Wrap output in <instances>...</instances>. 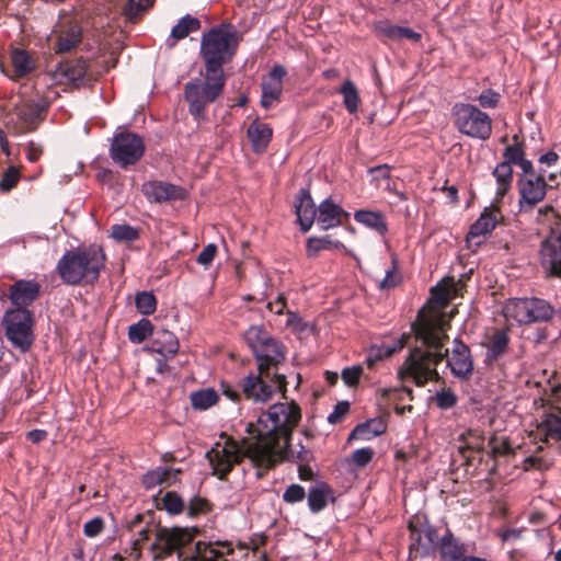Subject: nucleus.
Segmentation results:
<instances>
[{
    "label": "nucleus",
    "mask_w": 561,
    "mask_h": 561,
    "mask_svg": "<svg viewBox=\"0 0 561 561\" xmlns=\"http://www.w3.org/2000/svg\"><path fill=\"white\" fill-rule=\"evenodd\" d=\"M500 94L491 89L483 90L478 96L479 104L484 108H493L497 105Z\"/></svg>",
    "instance_id": "3c124183"
},
{
    "label": "nucleus",
    "mask_w": 561,
    "mask_h": 561,
    "mask_svg": "<svg viewBox=\"0 0 561 561\" xmlns=\"http://www.w3.org/2000/svg\"><path fill=\"white\" fill-rule=\"evenodd\" d=\"M153 334V325L148 319H140L128 329V337L130 342L139 344L149 335Z\"/></svg>",
    "instance_id": "58836bf2"
},
{
    "label": "nucleus",
    "mask_w": 561,
    "mask_h": 561,
    "mask_svg": "<svg viewBox=\"0 0 561 561\" xmlns=\"http://www.w3.org/2000/svg\"><path fill=\"white\" fill-rule=\"evenodd\" d=\"M409 337H410L409 335L402 334L401 337L398 339L397 341H394L392 344H382L383 347H386V355H388V357H390L394 353L401 351L405 346Z\"/></svg>",
    "instance_id": "69168bd1"
},
{
    "label": "nucleus",
    "mask_w": 561,
    "mask_h": 561,
    "mask_svg": "<svg viewBox=\"0 0 561 561\" xmlns=\"http://www.w3.org/2000/svg\"><path fill=\"white\" fill-rule=\"evenodd\" d=\"M192 407L205 411L218 402V393L211 388L194 391L190 394Z\"/></svg>",
    "instance_id": "c9c22d12"
},
{
    "label": "nucleus",
    "mask_w": 561,
    "mask_h": 561,
    "mask_svg": "<svg viewBox=\"0 0 561 561\" xmlns=\"http://www.w3.org/2000/svg\"><path fill=\"white\" fill-rule=\"evenodd\" d=\"M105 255L99 245L67 251L57 264V272L64 283L78 285L81 282L93 283L104 267Z\"/></svg>",
    "instance_id": "39448f33"
},
{
    "label": "nucleus",
    "mask_w": 561,
    "mask_h": 561,
    "mask_svg": "<svg viewBox=\"0 0 561 561\" xmlns=\"http://www.w3.org/2000/svg\"><path fill=\"white\" fill-rule=\"evenodd\" d=\"M374 451L371 448L356 449L353 455V461L357 467H365L373 459Z\"/></svg>",
    "instance_id": "13d9d810"
},
{
    "label": "nucleus",
    "mask_w": 561,
    "mask_h": 561,
    "mask_svg": "<svg viewBox=\"0 0 561 561\" xmlns=\"http://www.w3.org/2000/svg\"><path fill=\"white\" fill-rule=\"evenodd\" d=\"M163 508L172 515L180 514L185 508L183 499L175 492H167L162 499Z\"/></svg>",
    "instance_id": "c03bdc74"
},
{
    "label": "nucleus",
    "mask_w": 561,
    "mask_h": 561,
    "mask_svg": "<svg viewBox=\"0 0 561 561\" xmlns=\"http://www.w3.org/2000/svg\"><path fill=\"white\" fill-rule=\"evenodd\" d=\"M503 313L508 321L527 324L550 319L553 309L542 299L512 298L505 302Z\"/></svg>",
    "instance_id": "9b49d317"
},
{
    "label": "nucleus",
    "mask_w": 561,
    "mask_h": 561,
    "mask_svg": "<svg viewBox=\"0 0 561 561\" xmlns=\"http://www.w3.org/2000/svg\"><path fill=\"white\" fill-rule=\"evenodd\" d=\"M295 209L301 231L307 232L311 228L317 216L316 205L308 191L301 190L299 192Z\"/></svg>",
    "instance_id": "6ab92c4d"
},
{
    "label": "nucleus",
    "mask_w": 561,
    "mask_h": 561,
    "mask_svg": "<svg viewBox=\"0 0 561 561\" xmlns=\"http://www.w3.org/2000/svg\"><path fill=\"white\" fill-rule=\"evenodd\" d=\"M407 38L412 42H419L421 39V34L414 32L410 27L399 26L398 41Z\"/></svg>",
    "instance_id": "774afa93"
},
{
    "label": "nucleus",
    "mask_w": 561,
    "mask_h": 561,
    "mask_svg": "<svg viewBox=\"0 0 561 561\" xmlns=\"http://www.w3.org/2000/svg\"><path fill=\"white\" fill-rule=\"evenodd\" d=\"M386 431V424L381 419H371L358 424L351 433L350 439H371Z\"/></svg>",
    "instance_id": "c85d7f7f"
},
{
    "label": "nucleus",
    "mask_w": 561,
    "mask_h": 561,
    "mask_svg": "<svg viewBox=\"0 0 561 561\" xmlns=\"http://www.w3.org/2000/svg\"><path fill=\"white\" fill-rule=\"evenodd\" d=\"M20 178V172L18 169L10 167L3 174L2 180L0 182V187L2 191H10L18 183Z\"/></svg>",
    "instance_id": "603ef678"
},
{
    "label": "nucleus",
    "mask_w": 561,
    "mask_h": 561,
    "mask_svg": "<svg viewBox=\"0 0 561 561\" xmlns=\"http://www.w3.org/2000/svg\"><path fill=\"white\" fill-rule=\"evenodd\" d=\"M253 446H256V440L252 438V435L248 434L240 442L227 435H221L206 454L213 469V474L224 480L237 463L243 458H248L250 463L256 469L255 477L261 479L264 472L272 467H263L252 460L250 449Z\"/></svg>",
    "instance_id": "20e7f679"
},
{
    "label": "nucleus",
    "mask_w": 561,
    "mask_h": 561,
    "mask_svg": "<svg viewBox=\"0 0 561 561\" xmlns=\"http://www.w3.org/2000/svg\"><path fill=\"white\" fill-rule=\"evenodd\" d=\"M374 31L381 41H398L399 25L379 21L374 24Z\"/></svg>",
    "instance_id": "37998d69"
},
{
    "label": "nucleus",
    "mask_w": 561,
    "mask_h": 561,
    "mask_svg": "<svg viewBox=\"0 0 561 561\" xmlns=\"http://www.w3.org/2000/svg\"><path fill=\"white\" fill-rule=\"evenodd\" d=\"M347 216L348 214L330 198L322 201L318 207V225L323 230L337 227L342 222V217Z\"/></svg>",
    "instance_id": "aec40b11"
},
{
    "label": "nucleus",
    "mask_w": 561,
    "mask_h": 561,
    "mask_svg": "<svg viewBox=\"0 0 561 561\" xmlns=\"http://www.w3.org/2000/svg\"><path fill=\"white\" fill-rule=\"evenodd\" d=\"M354 219L383 236L387 232V224L383 216L378 211L357 210L354 214Z\"/></svg>",
    "instance_id": "473e14b6"
},
{
    "label": "nucleus",
    "mask_w": 561,
    "mask_h": 561,
    "mask_svg": "<svg viewBox=\"0 0 561 561\" xmlns=\"http://www.w3.org/2000/svg\"><path fill=\"white\" fill-rule=\"evenodd\" d=\"M87 69L84 62L80 60H67L62 61L58 65L55 71V79L59 81L67 82H78L81 81L85 76Z\"/></svg>",
    "instance_id": "b1692460"
},
{
    "label": "nucleus",
    "mask_w": 561,
    "mask_h": 561,
    "mask_svg": "<svg viewBox=\"0 0 561 561\" xmlns=\"http://www.w3.org/2000/svg\"><path fill=\"white\" fill-rule=\"evenodd\" d=\"M257 362V370L275 371L286 359L284 345L274 339L263 327L252 325L243 334Z\"/></svg>",
    "instance_id": "6e6552de"
},
{
    "label": "nucleus",
    "mask_w": 561,
    "mask_h": 561,
    "mask_svg": "<svg viewBox=\"0 0 561 561\" xmlns=\"http://www.w3.org/2000/svg\"><path fill=\"white\" fill-rule=\"evenodd\" d=\"M186 512L190 517H195L209 511L210 506L207 500L195 496L192 497L187 504Z\"/></svg>",
    "instance_id": "49530a36"
},
{
    "label": "nucleus",
    "mask_w": 561,
    "mask_h": 561,
    "mask_svg": "<svg viewBox=\"0 0 561 561\" xmlns=\"http://www.w3.org/2000/svg\"><path fill=\"white\" fill-rule=\"evenodd\" d=\"M171 470L165 467H157L156 469L148 471L142 477V484L146 489H153L157 485L163 484L169 481Z\"/></svg>",
    "instance_id": "ea45409f"
},
{
    "label": "nucleus",
    "mask_w": 561,
    "mask_h": 561,
    "mask_svg": "<svg viewBox=\"0 0 561 561\" xmlns=\"http://www.w3.org/2000/svg\"><path fill=\"white\" fill-rule=\"evenodd\" d=\"M362 371L363 369L360 366L345 368L342 371V379L347 386H354L358 382Z\"/></svg>",
    "instance_id": "052dcab7"
},
{
    "label": "nucleus",
    "mask_w": 561,
    "mask_h": 561,
    "mask_svg": "<svg viewBox=\"0 0 561 561\" xmlns=\"http://www.w3.org/2000/svg\"><path fill=\"white\" fill-rule=\"evenodd\" d=\"M465 446L472 450L493 453L495 450L492 447V442L486 438L480 430L469 428L462 435Z\"/></svg>",
    "instance_id": "c756f323"
},
{
    "label": "nucleus",
    "mask_w": 561,
    "mask_h": 561,
    "mask_svg": "<svg viewBox=\"0 0 561 561\" xmlns=\"http://www.w3.org/2000/svg\"><path fill=\"white\" fill-rule=\"evenodd\" d=\"M399 283V276L397 274V262L392 260V267L386 271L383 279L380 282V288L387 289L394 287Z\"/></svg>",
    "instance_id": "bf43d9fd"
},
{
    "label": "nucleus",
    "mask_w": 561,
    "mask_h": 561,
    "mask_svg": "<svg viewBox=\"0 0 561 561\" xmlns=\"http://www.w3.org/2000/svg\"><path fill=\"white\" fill-rule=\"evenodd\" d=\"M387 357L388 355H386V347H383V345L373 346L368 352L366 363L369 367H373L377 362Z\"/></svg>",
    "instance_id": "680f3d73"
},
{
    "label": "nucleus",
    "mask_w": 561,
    "mask_h": 561,
    "mask_svg": "<svg viewBox=\"0 0 561 561\" xmlns=\"http://www.w3.org/2000/svg\"><path fill=\"white\" fill-rule=\"evenodd\" d=\"M104 522L101 517H94L83 525V533L87 537L93 538L102 533Z\"/></svg>",
    "instance_id": "4d7b16f0"
},
{
    "label": "nucleus",
    "mask_w": 561,
    "mask_h": 561,
    "mask_svg": "<svg viewBox=\"0 0 561 561\" xmlns=\"http://www.w3.org/2000/svg\"><path fill=\"white\" fill-rule=\"evenodd\" d=\"M451 296V288L439 286L438 288L433 290V299L442 307L447 305Z\"/></svg>",
    "instance_id": "e2e57ef3"
},
{
    "label": "nucleus",
    "mask_w": 561,
    "mask_h": 561,
    "mask_svg": "<svg viewBox=\"0 0 561 561\" xmlns=\"http://www.w3.org/2000/svg\"><path fill=\"white\" fill-rule=\"evenodd\" d=\"M111 237L119 242H131L138 239V230L129 225H114Z\"/></svg>",
    "instance_id": "79ce46f5"
},
{
    "label": "nucleus",
    "mask_w": 561,
    "mask_h": 561,
    "mask_svg": "<svg viewBox=\"0 0 561 561\" xmlns=\"http://www.w3.org/2000/svg\"><path fill=\"white\" fill-rule=\"evenodd\" d=\"M300 419V408L291 401L275 403L257 417L256 423L249 422L245 432L256 440V446L250 449L252 460L263 467L279 462Z\"/></svg>",
    "instance_id": "f03ea898"
},
{
    "label": "nucleus",
    "mask_w": 561,
    "mask_h": 561,
    "mask_svg": "<svg viewBox=\"0 0 561 561\" xmlns=\"http://www.w3.org/2000/svg\"><path fill=\"white\" fill-rule=\"evenodd\" d=\"M332 240L328 237L316 238L311 237L307 240V251L310 256H316L320 251L330 249Z\"/></svg>",
    "instance_id": "de8ad7c7"
},
{
    "label": "nucleus",
    "mask_w": 561,
    "mask_h": 561,
    "mask_svg": "<svg viewBox=\"0 0 561 561\" xmlns=\"http://www.w3.org/2000/svg\"><path fill=\"white\" fill-rule=\"evenodd\" d=\"M142 193L150 202L154 203L183 199L185 197L184 188L164 181H148L144 183Z\"/></svg>",
    "instance_id": "dca6fc26"
},
{
    "label": "nucleus",
    "mask_w": 561,
    "mask_h": 561,
    "mask_svg": "<svg viewBox=\"0 0 561 561\" xmlns=\"http://www.w3.org/2000/svg\"><path fill=\"white\" fill-rule=\"evenodd\" d=\"M286 324L297 332H302L308 329V324L302 322L301 318L295 312L287 313Z\"/></svg>",
    "instance_id": "0e129e2a"
},
{
    "label": "nucleus",
    "mask_w": 561,
    "mask_h": 561,
    "mask_svg": "<svg viewBox=\"0 0 561 561\" xmlns=\"http://www.w3.org/2000/svg\"><path fill=\"white\" fill-rule=\"evenodd\" d=\"M81 41V30L77 25H70L64 31L57 42V50L59 53H67L75 48Z\"/></svg>",
    "instance_id": "e433bc0d"
},
{
    "label": "nucleus",
    "mask_w": 561,
    "mask_h": 561,
    "mask_svg": "<svg viewBox=\"0 0 561 561\" xmlns=\"http://www.w3.org/2000/svg\"><path fill=\"white\" fill-rule=\"evenodd\" d=\"M305 497V489L299 484H290L283 494V500L289 504L301 502Z\"/></svg>",
    "instance_id": "09e8293b"
},
{
    "label": "nucleus",
    "mask_w": 561,
    "mask_h": 561,
    "mask_svg": "<svg viewBox=\"0 0 561 561\" xmlns=\"http://www.w3.org/2000/svg\"><path fill=\"white\" fill-rule=\"evenodd\" d=\"M242 393L249 400L255 403H265L270 401L274 393L286 392V378L284 375L271 373L264 369L257 374H250L241 383Z\"/></svg>",
    "instance_id": "9d476101"
},
{
    "label": "nucleus",
    "mask_w": 561,
    "mask_h": 561,
    "mask_svg": "<svg viewBox=\"0 0 561 561\" xmlns=\"http://www.w3.org/2000/svg\"><path fill=\"white\" fill-rule=\"evenodd\" d=\"M43 150L42 147L38 144H35L33 141L28 142L25 147V153L26 158L31 162H35L39 159Z\"/></svg>",
    "instance_id": "338daca9"
},
{
    "label": "nucleus",
    "mask_w": 561,
    "mask_h": 561,
    "mask_svg": "<svg viewBox=\"0 0 561 561\" xmlns=\"http://www.w3.org/2000/svg\"><path fill=\"white\" fill-rule=\"evenodd\" d=\"M508 342L510 337L506 331H495L486 343V359L492 362L502 356L507 350Z\"/></svg>",
    "instance_id": "7c9ffc66"
},
{
    "label": "nucleus",
    "mask_w": 561,
    "mask_h": 561,
    "mask_svg": "<svg viewBox=\"0 0 561 561\" xmlns=\"http://www.w3.org/2000/svg\"><path fill=\"white\" fill-rule=\"evenodd\" d=\"M137 310L144 316L152 314L157 309V299L151 291H140L135 297Z\"/></svg>",
    "instance_id": "a19ab883"
},
{
    "label": "nucleus",
    "mask_w": 561,
    "mask_h": 561,
    "mask_svg": "<svg viewBox=\"0 0 561 561\" xmlns=\"http://www.w3.org/2000/svg\"><path fill=\"white\" fill-rule=\"evenodd\" d=\"M329 499H332L331 488L324 482H317L309 489L308 507L312 513H319L325 508Z\"/></svg>",
    "instance_id": "a878e982"
},
{
    "label": "nucleus",
    "mask_w": 561,
    "mask_h": 561,
    "mask_svg": "<svg viewBox=\"0 0 561 561\" xmlns=\"http://www.w3.org/2000/svg\"><path fill=\"white\" fill-rule=\"evenodd\" d=\"M238 44V32L231 24H221L203 34L201 55L205 68L224 73L222 66L232 59Z\"/></svg>",
    "instance_id": "423d86ee"
},
{
    "label": "nucleus",
    "mask_w": 561,
    "mask_h": 561,
    "mask_svg": "<svg viewBox=\"0 0 561 561\" xmlns=\"http://www.w3.org/2000/svg\"><path fill=\"white\" fill-rule=\"evenodd\" d=\"M466 549L462 543L451 535H446L440 541V556L445 561H461Z\"/></svg>",
    "instance_id": "2f4dec72"
},
{
    "label": "nucleus",
    "mask_w": 561,
    "mask_h": 561,
    "mask_svg": "<svg viewBox=\"0 0 561 561\" xmlns=\"http://www.w3.org/2000/svg\"><path fill=\"white\" fill-rule=\"evenodd\" d=\"M152 351L162 355L165 359L179 352L180 343L176 336L168 330H158L153 333Z\"/></svg>",
    "instance_id": "4be33fe9"
},
{
    "label": "nucleus",
    "mask_w": 561,
    "mask_h": 561,
    "mask_svg": "<svg viewBox=\"0 0 561 561\" xmlns=\"http://www.w3.org/2000/svg\"><path fill=\"white\" fill-rule=\"evenodd\" d=\"M339 92L343 96V104L347 112L355 114L360 104L359 92L355 83L351 80L344 81Z\"/></svg>",
    "instance_id": "f704fd0d"
},
{
    "label": "nucleus",
    "mask_w": 561,
    "mask_h": 561,
    "mask_svg": "<svg viewBox=\"0 0 561 561\" xmlns=\"http://www.w3.org/2000/svg\"><path fill=\"white\" fill-rule=\"evenodd\" d=\"M285 75L286 69L280 65H276L263 79L261 96V104L263 107L268 108L275 101L279 99L283 91V79Z\"/></svg>",
    "instance_id": "f3484780"
},
{
    "label": "nucleus",
    "mask_w": 561,
    "mask_h": 561,
    "mask_svg": "<svg viewBox=\"0 0 561 561\" xmlns=\"http://www.w3.org/2000/svg\"><path fill=\"white\" fill-rule=\"evenodd\" d=\"M455 125L458 130L469 137L485 140L491 136L492 122L490 116L471 104H456L453 108Z\"/></svg>",
    "instance_id": "f8f14e48"
},
{
    "label": "nucleus",
    "mask_w": 561,
    "mask_h": 561,
    "mask_svg": "<svg viewBox=\"0 0 561 561\" xmlns=\"http://www.w3.org/2000/svg\"><path fill=\"white\" fill-rule=\"evenodd\" d=\"M435 402L440 409H449L457 402V397L451 390H442L436 393Z\"/></svg>",
    "instance_id": "8fccbe9b"
},
{
    "label": "nucleus",
    "mask_w": 561,
    "mask_h": 561,
    "mask_svg": "<svg viewBox=\"0 0 561 561\" xmlns=\"http://www.w3.org/2000/svg\"><path fill=\"white\" fill-rule=\"evenodd\" d=\"M47 105L42 103H25L19 108V118L23 124V127L27 130L36 128L39 121L43 119V115L46 111Z\"/></svg>",
    "instance_id": "bb28decb"
},
{
    "label": "nucleus",
    "mask_w": 561,
    "mask_h": 561,
    "mask_svg": "<svg viewBox=\"0 0 561 561\" xmlns=\"http://www.w3.org/2000/svg\"><path fill=\"white\" fill-rule=\"evenodd\" d=\"M248 137L255 152H263L267 148L272 129L267 124L253 122L248 128Z\"/></svg>",
    "instance_id": "393cba45"
},
{
    "label": "nucleus",
    "mask_w": 561,
    "mask_h": 561,
    "mask_svg": "<svg viewBox=\"0 0 561 561\" xmlns=\"http://www.w3.org/2000/svg\"><path fill=\"white\" fill-rule=\"evenodd\" d=\"M501 218V213L497 209L485 208L476 222L471 225L468 237L477 238L491 233Z\"/></svg>",
    "instance_id": "412c9836"
},
{
    "label": "nucleus",
    "mask_w": 561,
    "mask_h": 561,
    "mask_svg": "<svg viewBox=\"0 0 561 561\" xmlns=\"http://www.w3.org/2000/svg\"><path fill=\"white\" fill-rule=\"evenodd\" d=\"M5 336L22 353L27 352L34 340L33 313L26 308H12L4 312L2 321Z\"/></svg>",
    "instance_id": "1a4fd4ad"
},
{
    "label": "nucleus",
    "mask_w": 561,
    "mask_h": 561,
    "mask_svg": "<svg viewBox=\"0 0 561 561\" xmlns=\"http://www.w3.org/2000/svg\"><path fill=\"white\" fill-rule=\"evenodd\" d=\"M195 534V529L191 528H142L133 540L134 550H140L153 535L148 548L154 560L164 559L179 551L180 561H227L225 557L233 552L232 545L228 541H197L194 546L186 547L193 541Z\"/></svg>",
    "instance_id": "7ed1b4c3"
},
{
    "label": "nucleus",
    "mask_w": 561,
    "mask_h": 561,
    "mask_svg": "<svg viewBox=\"0 0 561 561\" xmlns=\"http://www.w3.org/2000/svg\"><path fill=\"white\" fill-rule=\"evenodd\" d=\"M512 174H513L512 167L508 165L507 162H501L494 169L493 175L496 179V183H497L496 196L499 198H502L506 194V192L511 185V182H512Z\"/></svg>",
    "instance_id": "4c0bfd02"
},
{
    "label": "nucleus",
    "mask_w": 561,
    "mask_h": 561,
    "mask_svg": "<svg viewBox=\"0 0 561 561\" xmlns=\"http://www.w3.org/2000/svg\"><path fill=\"white\" fill-rule=\"evenodd\" d=\"M415 340L421 346H415L399 369L401 380H411L422 387L428 381L437 380V366L446 356L447 366L459 379H468L473 371V360L470 348L459 340L454 341V347L443 350L446 335V321L440 311L421 310L417 320L412 324Z\"/></svg>",
    "instance_id": "f257e3e1"
},
{
    "label": "nucleus",
    "mask_w": 561,
    "mask_h": 561,
    "mask_svg": "<svg viewBox=\"0 0 561 561\" xmlns=\"http://www.w3.org/2000/svg\"><path fill=\"white\" fill-rule=\"evenodd\" d=\"M145 152V144L140 136L134 133H119L114 136L110 156L112 160L121 168L138 162Z\"/></svg>",
    "instance_id": "ddd939ff"
},
{
    "label": "nucleus",
    "mask_w": 561,
    "mask_h": 561,
    "mask_svg": "<svg viewBox=\"0 0 561 561\" xmlns=\"http://www.w3.org/2000/svg\"><path fill=\"white\" fill-rule=\"evenodd\" d=\"M226 83L225 73L205 68L201 77L194 78L184 85V99L188 112L195 121L206 118L207 106L215 102L222 93Z\"/></svg>",
    "instance_id": "0eeeda50"
},
{
    "label": "nucleus",
    "mask_w": 561,
    "mask_h": 561,
    "mask_svg": "<svg viewBox=\"0 0 561 561\" xmlns=\"http://www.w3.org/2000/svg\"><path fill=\"white\" fill-rule=\"evenodd\" d=\"M199 28L201 21L186 14L172 27L170 38L168 39L169 46H174L178 41L185 38L190 33L196 32Z\"/></svg>",
    "instance_id": "cd10ccee"
},
{
    "label": "nucleus",
    "mask_w": 561,
    "mask_h": 561,
    "mask_svg": "<svg viewBox=\"0 0 561 561\" xmlns=\"http://www.w3.org/2000/svg\"><path fill=\"white\" fill-rule=\"evenodd\" d=\"M519 198V210H530L536 204L541 202L546 196V181L541 176L530 174L523 176L517 182Z\"/></svg>",
    "instance_id": "2eb2a0df"
},
{
    "label": "nucleus",
    "mask_w": 561,
    "mask_h": 561,
    "mask_svg": "<svg viewBox=\"0 0 561 561\" xmlns=\"http://www.w3.org/2000/svg\"><path fill=\"white\" fill-rule=\"evenodd\" d=\"M152 0H128L124 7V13L128 20H135L139 14L148 10Z\"/></svg>",
    "instance_id": "a18cd8bd"
},
{
    "label": "nucleus",
    "mask_w": 561,
    "mask_h": 561,
    "mask_svg": "<svg viewBox=\"0 0 561 561\" xmlns=\"http://www.w3.org/2000/svg\"><path fill=\"white\" fill-rule=\"evenodd\" d=\"M538 434L547 444L561 440V411L546 414L538 425Z\"/></svg>",
    "instance_id": "5701e85b"
},
{
    "label": "nucleus",
    "mask_w": 561,
    "mask_h": 561,
    "mask_svg": "<svg viewBox=\"0 0 561 561\" xmlns=\"http://www.w3.org/2000/svg\"><path fill=\"white\" fill-rule=\"evenodd\" d=\"M41 286L35 280H18L10 288V300L16 308H26L39 295Z\"/></svg>",
    "instance_id": "a211bd4d"
},
{
    "label": "nucleus",
    "mask_w": 561,
    "mask_h": 561,
    "mask_svg": "<svg viewBox=\"0 0 561 561\" xmlns=\"http://www.w3.org/2000/svg\"><path fill=\"white\" fill-rule=\"evenodd\" d=\"M350 411V404L346 401L339 402L334 410L328 415V422L336 424L341 422Z\"/></svg>",
    "instance_id": "5fc2aeb1"
},
{
    "label": "nucleus",
    "mask_w": 561,
    "mask_h": 561,
    "mask_svg": "<svg viewBox=\"0 0 561 561\" xmlns=\"http://www.w3.org/2000/svg\"><path fill=\"white\" fill-rule=\"evenodd\" d=\"M217 252V247L214 243L207 244L202 252L197 255L196 262L204 267H208Z\"/></svg>",
    "instance_id": "6e6d98bb"
},
{
    "label": "nucleus",
    "mask_w": 561,
    "mask_h": 561,
    "mask_svg": "<svg viewBox=\"0 0 561 561\" xmlns=\"http://www.w3.org/2000/svg\"><path fill=\"white\" fill-rule=\"evenodd\" d=\"M504 158H505L504 162H507L508 165H511V167H512V164H519V162L524 158V151H523L522 147L518 145L508 146L505 148Z\"/></svg>",
    "instance_id": "864d4df0"
},
{
    "label": "nucleus",
    "mask_w": 561,
    "mask_h": 561,
    "mask_svg": "<svg viewBox=\"0 0 561 561\" xmlns=\"http://www.w3.org/2000/svg\"><path fill=\"white\" fill-rule=\"evenodd\" d=\"M540 261L548 275L561 277V230H551L541 242Z\"/></svg>",
    "instance_id": "4468645a"
},
{
    "label": "nucleus",
    "mask_w": 561,
    "mask_h": 561,
    "mask_svg": "<svg viewBox=\"0 0 561 561\" xmlns=\"http://www.w3.org/2000/svg\"><path fill=\"white\" fill-rule=\"evenodd\" d=\"M11 62L16 77L26 76L35 68L34 60L30 54L20 48H14L11 51Z\"/></svg>",
    "instance_id": "72a5a7b5"
}]
</instances>
